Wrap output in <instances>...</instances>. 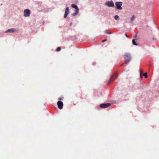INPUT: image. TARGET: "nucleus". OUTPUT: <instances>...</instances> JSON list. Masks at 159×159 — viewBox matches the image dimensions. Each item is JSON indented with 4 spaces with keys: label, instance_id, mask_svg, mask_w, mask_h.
I'll return each mask as SVG.
<instances>
[{
    "label": "nucleus",
    "instance_id": "nucleus-10",
    "mask_svg": "<svg viewBox=\"0 0 159 159\" xmlns=\"http://www.w3.org/2000/svg\"><path fill=\"white\" fill-rule=\"evenodd\" d=\"M79 9H75V12L74 13L72 14V15L73 16H75L76 15L78 14V12H79Z\"/></svg>",
    "mask_w": 159,
    "mask_h": 159
},
{
    "label": "nucleus",
    "instance_id": "nucleus-14",
    "mask_svg": "<svg viewBox=\"0 0 159 159\" xmlns=\"http://www.w3.org/2000/svg\"><path fill=\"white\" fill-rule=\"evenodd\" d=\"M135 39H133V40H132L133 44L135 45H137V44L136 43V42H135Z\"/></svg>",
    "mask_w": 159,
    "mask_h": 159
},
{
    "label": "nucleus",
    "instance_id": "nucleus-23",
    "mask_svg": "<svg viewBox=\"0 0 159 159\" xmlns=\"http://www.w3.org/2000/svg\"><path fill=\"white\" fill-rule=\"evenodd\" d=\"M72 25V23H71L70 24V26H71Z\"/></svg>",
    "mask_w": 159,
    "mask_h": 159
},
{
    "label": "nucleus",
    "instance_id": "nucleus-1",
    "mask_svg": "<svg viewBox=\"0 0 159 159\" xmlns=\"http://www.w3.org/2000/svg\"><path fill=\"white\" fill-rule=\"evenodd\" d=\"M124 60H125V63H128L130 61L131 57L130 54L129 53H126L124 56Z\"/></svg>",
    "mask_w": 159,
    "mask_h": 159
},
{
    "label": "nucleus",
    "instance_id": "nucleus-18",
    "mask_svg": "<svg viewBox=\"0 0 159 159\" xmlns=\"http://www.w3.org/2000/svg\"><path fill=\"white\" fill-rule=\"evenodd\" d=\"M143 72V70L142 69H141L140 70V74H142Z\"/></svg>",
    "mask_w": 159,
    "mask_h": 159
},
{
    "label": "nucleus",
    "instance_id": "nucleus-7",
    "mask_svg": "<svg viewBox=\"0 0 159 159\" xmlns=\"http://www.w3.org/2000/svg\"><path fill=\"white\" fill-rule=\"evenodd\" d=\"M57 104L58 108L59 109H61L63 108V104L62 102L61 101H58L57 102Z\"/></svg>",
    "mask_w": 159,
    "mask_h": 159
},
{
    "label": "nucleus",
    "instance_id": "nucleus-5",
    "mask_svg": "<svg viewBox=\"0 0 159 159\" xmlns=\"http://www.w3.org/2000/svg\"><path fill=\"white\" fill-rule=\"evenodd\" d=\"M24 16L25 17L29 16L30 14V11L28 9H26L24 11Z\"/></svg>",
    "mask_w": 159,
    "mask_h": 159
},
{
    "label": "nucleus",
    "instance_id": "nucleus-22",
    "mask_svg": "<svg viewBox=\"0 0 159 159\" xmlns=\"http://www.w3.org/2000/svg\"><path fill=\"white\" fill-rule=\"evenodd\" d=\"M140 77L141 78H142V75H141V74H140Z\"/></svg>",
    "mask_w": 159,
    "mask_h": 159
},
{
    "label": "nucleus",
    "instance_id": "nucleus-15",
    "mask_svg": "<svg viewBox=\"0 0 159 159\" xmlns=\"http://www.w3.org/2000/svg\"><path fill=\"white\" fill-rule=\"evenodd\" d=\"M143 75L144 76V77L145 78H147L148 77V75H147V73H143Z\"/></svg>",
    "mask_w": 159,
    "mask_h": 159
},
{
    "label": "nucleus",
    "instance_id": "nucleus-25",
    "mask_svg": "<svg viewBox=\"0 0 159 159\" xmlns=\"http://www.w3.org/2000/svg\"><path fill=\"white\" fill-rule=\"evenodd\" d=\"M153 40H155V39L154 38H153Z\"/></svg>",
    "mask_w": 159,
    "mask_h": 159
},
{
    "label": "nucleus",
    "instance_id": "nucleus-2",
    "mask_svg": "<svg viewBox=\"0 0 159 159\" xmlns=\"http://www.w3.org/2000/svg\"><path fill=\"white\" fill-rule=\"evenodd\" d=\"M115 8L119 10H122V9L121 6L122 5V2H117L115 3Z\"/></svg>",
    "mask_w": 159,
    "mask_h": 159
},
{
    "label": "nucleus",
    "instance_id": "nucleus-8",
    "mask_svg": "<svg viewBox=\"0 0 159 159\" xmlns=\"http://www.w3.org/2000/svg\"><path fill=\"white\" fill-rule=\"evenodd\" d=\"M69 8L68 7H67L66 8L65 12V15L64 16V17L65 18H66L68 15L69 14Z\"/></svg>",
    "mask_w": 159,
    "mask_h": 159
},
{
    "label": "nucleus",
    "instance_id": "nucleus-17",
    "mask_svg": "<svg viewBox=\"0 0 159 159\" xmlns=\"http://www.w3.org/2000/svg\"><path fill=\"white\" fill-rule=\"evenodd\" d=\"M61 49V48L60 47H58L56 49V51L58 52L60 51Z\"/></svg>",
    "mask_w": 159,
    "mask_h": 159
},
{
    "label": "nucleus",
    "instance_id": "nucleus-12",
    "mask_svg": "<svg viewBox=\"0 0 159 159\" xmlns=\"http://www.w3.org/2000/svg\"><path fill=\"white\" fill-rule=\"evenodd\" d=\"M108 31H110V30H106L105 31V33L106 34H111V32H109Z\"/></svg>",
    "mask_w": 159,
    "mask_h": 159
},
{
    "label": "nucleus",
    "instance_id": "nucleus-9",
    "mask_svg": "<svg viewBox=\"0 0 159 159\" xmlns=\"http://www.w3.org/2000/svg\"><path fill=\"white\" fill-rule=\"evenodd\" d=\"M16 29L14 28H12L10 29H9L7 30L6 32L7 33H11L15 31Z\"/></svg>",
    "mask_w": 159,
    "mask_h": 159
},
{
    "label": "nucleus",
    "instance_id": "nucleus-13",
    "mask_svg": "<svg viewBox=\"0 0 159 159\" xmlns=\"http://www.w3.org/2000/svg\"><path fill=\"white\" fill-rule=\"evenodd\" d=\"M114 18L116 20H119V17L118 16L116 15L114 16Z\"/></svg>",
    "mask_w": 159,
    "mask_h": 159
},
{
    "label": "nucleus",
    "instance_id": "nucleus-21",
    "mask_svg": "<svg viewBox=\"0 0 159 159\" xmlns=\"http://www.w3.org/2000/svg\"><path fill=\"white\" fill-rule=\"evenodd\" d=\"M125 36L126 37H128V36L127 35L126 33L125 34Z\"/></svg>",
    "mask_w": 159,
    "mask_h": 159
},
{
    "label": "nucleus",
    "instance_id": "nucleus-3",
    "mask_svg": "<svg viewBox=\"0 0 159 159\" xmlns=\"http://www.w3.org/2000/svg\"><path fill=\"white\" fill-rule=\"evenodd\" d=\"M117 75L118 74L117 73H115L113 75L111 76V79L108 82L107 84H109L111 81H113L115 79V78H116Z\"/></svg>",
    "mask_w": 159,
    "mask_h": 159
},
{
    "label": "nucleus",
    "instance_id": "nucleus-6",
    "mask_svg": "<svg viewBox=\"0 0 159 159\" xmlns=\"http://www.w3.org/2000/svg\"><path fill=\"white\" fill-rule=\"evenodd\" d=\"M106 5L109 7H113L114 6V2L112 1H107L105 3Z\"/></svg>",
    "mask_w": 159,
    "mask_h": 159
},
{
    "label": "nucleus",
    "instance_id": "nucleus-20",
    "mask_svg": "<svg viewBox=\"0 0 159 159\" xmlns=\"http://www.w3.org/2000/svg\"><path fill=\"white\" fill-rule=\"evenodd\" d=\"M58 99H59V100H61L63 99V98H59Z\"/></svg>",
    "mask_w": 159,
    "mask_h": 159
},
{
    "label": "nucleus",
    "instance_id": "nucleus-4",
    "mask_svg": "<svg viewBox=\"0 0 159 159\" xmlns=\"http://www.w3.org/2000/svg\"><path fill=\"white\" fill-rule=\"evenodd\" d=\"M111 105V104L110 103L101 104L100 105V107L102 108H106L110 107Z\"/></svg>",
    "mask_w": 159,
    "mask_h": 159
},
{
    "label": "nucleus",
    "instance_id": "nucleus-11",
    "mask_svg": "<svg viewBox=\"0 0 159 159\" xmlns=\"http://www.w3.org/2000/svg\"><path fill=\"white\" fill-rule=\"evenodd\" d=\"M71 7H72L74 8L75 9H79L78 7H77V6L76 5H75L74 4H72L71 5Z\"/></svg>",
    "mask_w": 159,
    "mask_h": 159
},
{
    "label": "nucleus",
    "instance_id": "nucleus-19",
    "mask_svg": "<svg viewBox=\"0 0 159 159\" xmlns=\"http://www.w3.org/2000/svg\"><path fill=\"white\" fill-rule=\"evenodd\" d=\"M107 41V39H104L103 40H102V42H104L105 41Z\"/></svg>",
    "mask_w": 159,
    "mask_h": 159
},
{
    "label": "nucleus",
    "instance_id": "nucleus-16",
    "mask_svg": "<svg viewBox=\"0 0 159 159\" xmlns=\"http://www.w3.org/2000/svg\"><path fill=\"white\" fill-rule=\"evenodd\" d=\"M135 18V17L134 16H133L131 18L130 20L131 21H133L134 19Z\"/></svg>",
    "mask_w": 159,
    "mask_h": 159
},
{
    "label": "nucleus",
    "instance_id": "nucleus-24",
    "mask_svg": "<svg viewBox=\"0 0 159 159\" xmlns=\"http://www.w3.org/2000/svg\"><path fill=\"white\" fill-rule=\"evenodd\" d=\"M136 37H137V36H136V35H135V36L134 37V38H135H135H136Z\"/></svg>",
    "mask_w": 159,
    "mask_h": 159
}]
</instances>
